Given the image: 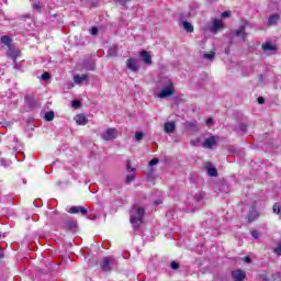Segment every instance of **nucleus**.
Instances as JSON below:
<instances>
[{
  "label": "nucleus",
  "mask_w": 281,
  "mask_h": 281,
  "mask_svg": "<svg viewBox=\"0 0 281 281\" xmlns=\"http://www.w3.org/2000/svg\"><path fill=\"white\" fill-rule=\"evenodd\" d=\"M132 217L130 218L131 224L134 229H139L142 223H144V216L146 215V210L143 206L134 204L131 210Z\"/></svg>",
  "instance_id": "obj_1"
},
{
  "label": "nucleus",
  "mask_w": 281,
  "mask_h": 281,
  "mask_svg": "<svg viewBox=\"0 0 281 281\" xmlns=\"http://www.w3.org/2000/svg\"><path fill=\"white\" fill-rule=\"evenodd\" d=\"M113 262H115L113 257H104L99 262L100 269L103 270L104 273H109V271H113V268L111 267Z\"/></svg>",
  "instance_id": "obj_2"
},
{
  "label": "nucleus",
  "mask_w": 281,
  "mask_h": 281,
  "mask_svg": "<svg viewBox=\"0 0 281 281\" xmlns=\"http://www.w3.org/2000/svg\"><path fill=\"white\" fill-rule=\"evenodd\" d=\"M169 95H175V83H172L171 81L167 83V87L161 89V91L158 94V98L164 99L169 98Z\"/></svg>",
  "instance_id": "obj_3"
},
{
  "label": "nucleus",
  "mask_w": 281,
  "mask_h": 281,
  "mask_svg": "<svg viewBox=\"0 0 281 281\" xmlns=\"http://www.w3.org/2000/svg\"><path fill=\"white\" fill-rule=\"evenodd\" d=\"M63 229H65L66 232H71L72 234H76V232H78V221L66 220L64 222Z\"/></svg>",
  "instance_id": "obj_4"
},
{
  "label": "nucleus",
  "mask_w": 281,
  "mask_h": 281,
  "mask_svg": "<svg viewBox=\"0 0 281 281\" xmlns=\"http://www.w3.org/2000/svg\"><path fill=\"white\" fill-rule=\"evenodd\" d=\"M116 137H117V130L114 127L108 128L102 134V139H104V142H112V139H115Z\"/></svg>",
  "instance_id": "obj_5"
},
{
  "label": "nucleus",
  "mask_w": 281,
  "mask_h": 281,
  "mask_svg": "<svg viewBox=\"0 0 281 281\" xmlns=\"http://www.w3.org/2000/svg\"><path fill=\"white\" fill-rule=\"evenodd\" d=\"M257 218H260V213L256 210V204H252L247 215V221L248 223H254Z\"/></svg>",
  "instance_id": "obj_6"
},
{
  "label": "nucleus",
  "mask_w": 281,
  "mask_h": 281,
  "mask_svg": "<svg viewBox=\"0 0 281 281\" xmlns=\"http://www.w3.org/2000/svg\"><path fill=\"white\" fill-rule=\"evenodd\" d=\"M231 276L234 281H245V278H247V273L240 269L233 270Z\"/></svg>",
  "instance_id": "obj_7"
},
{
  "label": "nucleus",
  "mask_w": 281,
  "mask_h": 281,
  "mask_svg": "<svg viewBox=\"0 0 281 281\" xmlns=\"http://www.w3.org/2000/svg\"><path fill=\"white\" fill-rule=\"evenodd\" d=\"M68 212L69 214H79L80 212V214L87 216L89 211L85 206H71Z\"/></svg>",
  "instance_id": "obj_8"
},
{
  "label": "nucleus",
  "mask_w": 281,
  "mask_h": 281,
  "mask_svg": "<svg viewBox=\"0 0 281 281\" xmlns=\"http://www.w3.org/2000/svg\"><path fill=\"white\" fill-rule=\"evenodd\" d=\"M7 56L9 58H11V60H13V63H16V58H19V56H21V50H16L14 48L9 47L8 52H7Z\"/></svg>",
  "instance_id": "obj_9"
},
{
  "label": "nucleus",
  "mask_w": 281,
  "mask_h": 281,
  "mask_svg": "<svg viewBox=\"0 0 281 281\" xmlns=\"http://www.w3.org/2000/svg\"><path fill=\"white\" fill-rule=\"evenodd\" d=\"M75 121L78 126H86L89 123V119L85 114H77Z\"/></svg>",
  "instance_id": "obj_10"
},
{
  "label": "nucleus",
  "mask_w": 281,
  "mask_h": 281,
  "mask_svg": "<svg viewBox=\"0 0 281 281\" xmlns=\"http://www.w3.org/2000/svg\"><path fill=\"white\" fill-rule=\"evenodd\" d=\"M218 30H223V21L215 19L213 21V25L211 26L210 31L212 32V34H216Z\"/></svg>",
  "instance_id": "obj_11"
},
{
  "label": "nucleus",
  "mask_w": 281,
  "mask_h": 281,
  "mask_svg": "<svg viewBox=\"0 0 281 281\" xmlns=\"http://www.w3.org/2000/svg\"><path fill=\"white\" fill-rule=\"evenodd\" d=\"M74 82H75V85H81L83 82H89V75H87V74H85L82 76L75 75L74 76Z\"/></svg>",
  "instance_id": "obj_12"
},
{
  "label": "nucleus",
  "mask_w": 281,
  "mask_h": 281,
  "mask_svg": "<svg viewBox=\"0 0 281 281\" xmlns=\"http://www.w3.org/2000/svg\"><path fill=\"white\" fill-rule=\"evenodd\" d=\"M140 58H143V61L145 63V65H153V56L150 55V53L146 50H142Z\"/></svg>",
  "instance_id": "obj_13"
},
{
  "label": "nucleus",
  "mask_w": 281,
  "mask_h": 281,
  "mask_svg": "<svg viewBox=\"0 0 281 281\" xmlns=\"http://www.w3.org/2000/svg\"><path fill=\"white\" fill-rule=\"evenodd\" d=\"M127 65V69H130L131 71H138L139 70V66L137 65V60L130 58L126 61Z\"/></svg>",
  "instance_id": "obj_14"
},
{
  "label": "nucleus",
  "mask_w": 281,
  "mask_h": 281,
  "mask_svg": "<svg viewBox=\"0 0 281 281\" xmlns=\"http://www.w3.org/2000/svg\"><path fill=\"white\" fill-rule=\"evenodd\" d=\"M164 128H165V133H168L170 135L175 133V130L177 128V124L175 122H166Z\"/></svg>",
  "instance_id": "obj_15"
},
{
  "label": "nucleus",
  "mask_w": 281,
  "mask_h": 281,
  "mask_svg": "<svg viewBox=\"0 0 281 281\" xmlns=\"http://www.w3.org/2000/svg\"><path fill=\"white\" fill-rule=\"evenodd\" d=\"M216 145V137L211 136L206 138L203 143V148H212Z\"/></svg>",
  "instance_id": "obj_16"
},
{
  "label": "nucleus",
  "mask_w": 281,
  "mask_h": 281,
  "mask_svg": "<svg viewBox=\"0 0 281 281\" xmlns=\"http://www.w3.org/2000/svg\"><path fill=\"white\" fill-rule=\"evenodd\" d=\"M246 26L241 25L239 30L235 31L236 36H240L243 41H247V32H245Z\"/></svg>",
  "instance_id": "obj_17"
},
{
  "label": "nucleus",
  "mask_w": 281,
  "mask_h": 281,
  "mask_svg": "<svg viewBox=\"0 0 281 281\" xmlns=\"http://www.w3.org/2000/svg\"><path fill=\"white\" fill-rule=\"evenodd\" d=\"M262 49H263V52H276V46H273V44L271 42H266L262 45Z\"/></svg>",
  "instance_id": "obj_18"
},
{
  "label": "nucleus",
  "mask_w": 281,
  "mask_h": 281,
  "mask_svg": "<svg viewBox=\"0 0 281 281\" xmlns=\"http://www.w3.org/2000/svg\"><path fill=\"white\" fill-rule=\"evenodd\" d=\"M278 21H280V15L278 14H272L269 19H268V25H276L278 23Z\"/></svg>",
  "instance_id": "obj_19"
},
{
  "label": "nucleus",
  "mask_w": 281,
  "mask_h": 281,
  "mask_svg": "<svg viewBox=\"0 0 281 281\" xmlns=\"http://www.w3.org/2000/svg\"><path fill=\"white\" fill-rule=\"evenodd\" d=\"M183 27L186 30V32H188L189 34H192V32H194V26L192 25V23L184 21L183 22Z\"/></svg>",
  "instance_id": "obj_20"
},
{
  "label": "nucleus",
  "mask_w": 281,
  "mask_h": 281,
  "mask_svg": "<svg viewBox=\"0 0 281 281\" xmlns=\"http://www.w3.org/2000/svg\"><path fill=\"white\" fill-rule=\"evenodd\" d=\"M1 43L3 45H7V47H9V48L12 47V40H10V36H8V35H4L1 37Z\"/></svg>",
  "instance_id": "obj_21"
},
{
  "label": "nucleus",
  "mask_w": 281,
  "mask_h": 281,
  "mask_svg": "<svg viewBox=\"0 0 281 281\" xmlns=\"http://www.w3.org/2000/svg\"><path fill=\"white\" fill-rule=\"evenodd\" d=\"M54 117H55L54 111L46 112L44 116L46 122H54Z\"/></svg>",
  "instance_id": "obj_22"
},
{
  "label": "nucleus",
  "mask_w": 281,
  "mask_h": 281,
  "mask_svg": "<svg viewBox=\"0 0 281 281\" xmlns=\"http://www.w3.org/2000/svg\"><path fill=\"white\" fill-rule=\"evenodd\" d=\"M273 214H277V216H280L281 218V206L278 203H274L272 206Z\"/></svg>",
  "instance_id": "obj_23"
},
{
  "label": "nucleus",
  "mask_w": 281,
  "mask_h": 281,
  "mask_svg": "<svg viewBox=\"0 0 281 281\" xmlns=\"http://www.w3.org/2000/svg\"><path fill=\"white\" fill-rule=\"evenodd\" d=\"M273 254H276V256H281V240L278 241L277 247L273 248Z\"/></svg>",
  "instance_id": "obj_24"
},
{
  "label": "nucleus",
  "mask_w": 281,
  "mask_h": 281,
  "mask_svg": "<svg viewBox=\"0 0 281 281\" xmlns=\"http://www.w3.org/2000/svg\"><path fill=\"white\" fill-rule=\"evenodd\" d=\"M209 177H218V171L216 168H209Z\"/></svg>",
  "instance_id": "obj_25"
},
{
  "label": "nucleus",
  "mask_w": 281,
  "mask_h": 281,
  "mask_svg": "<svg viewBox=\"0 0 281 281\" xmlns=\"http://www.w3.org/2000/svg\"><path fill=\"white\" fill-rule=\"evenodd\" d=\"M214 56H216V53H214V52H210V53L204 54V58L206 60H213Z\"/></svg>",
  "instance_id": "obj_26"
},
{
  "label": "nucleus",
  "mask_w": 281,
  "mask_h": 281,
  "mask_svg": "<svg viewBox=\"0 0 281 281\" xmlns=\"http://www.w3.org/2000/svg\"><path fill=\"white\" fill-rule=\"evenodd\" d=\"M135 139L136 142H142L144 139V132H136Z\"/></svg>",
  "instance_id": "obj_27"
},
{
  "label": "nucleus",
  "mask_w": 281,
  "mask_h": 281,
  "mask_svg": "<svg viewBox=\"0 0 281 281\" xmlns=\"http://www.w3.org/2000/svg\"><path fill=\"white\" fill-rule=\"evenodd\" d=\"M133 181H135V173L126 176L125 183H133Z\"/></svg>",
  "instance_id": "obj_28"
},
{
  "label": "nucleus",
  "mask_w": 281,
  "mask_h": 281,
  "mask_svg": "<svg viewBox=\"0 0 281 281\" xmlns=\"http://www.w3.org/2000/svg\"><path fill=\"white\" fill-rule=\"evenodd\" d=\"M180 267L181 266L177 261H171L170 263V269H172L173 271H177V269H179Z\"/></svg>",
  "instance_id": "obj_29"
},
{
  "label": "nucleus",
  "mask_w": 281,
  "mask_h": 281,
  "mask_svg": "<svg viewBox=\"0 0 281 281\" xmlns=\"http://www.w3.org/2000/svg\"><path fill=\"white\" fill-rule=\"evenodd\" d=\"M159 164V158H153L149 162L148 166L149 168H153V166H157Z\"/></svg>",
  "instance_id": "obj_30"
},
{
  "label": "nucleus",
  "mask_w": 281,
  "mask_h": 281,
  "mask_svg": "<svg viewBox=\"0 0 281 281\" xmlns=\"http://www.w3.org/2000/svg\"><path fill=\"white\" fill-rule=\"evenodd\" d=\"M250 234H251L252 238H255L256 240H258V238H260V234L256 229H251Z\"/></svg>",
  "instance_id": "obj_31"
},
{
  "label": "nucleus",
  "mask_w": 281,
  "mask_h": 281,
  "mask_svg": "<svg viewBox=\"0 0 281 281\" xmlns=\"http://www.w3.org/2000/svg\"><path fill=\"white\" fill-rule=\"evenodd\" d=\"M24 100H25V102H27V103L30 104L31 102H34V95H32V94H26V95L24 97Z\"/></svg>",
  "instance_id": "obj_32"
},
{
  "label": "nucleus",
  "mask_w": 281,
  "mask_h": 281,
  "mask_svg": "<svg viewBox=\"0 0 281 281\" xmlns=\"http://www.w3.org/2000/svg\"><path fill=\"white\" fill-rule=\"evenodd\" d=\"M49 78H52V75L49 72L42 74V80H44L45 82H47Z\"/></svg>",
  "instance_id": "obj_33"
},
{
  "label": "nucleus",
  "mask_w": 281,
  "mask_h": 281,
  "mask_svg": "<svg viewBox=\"0 0 281 281\" xmlns=\"http://www.w3.org/2000/svg\"><path fill=\"white\" fill-rule=\"evenodd\" d=\"M126 170L127 172H135V168L131 167V160H127L126 162Z\"/></svg>",
  "instance_id": "obj_34"
},
{
  "label": "nucleus",
  "mask_w": 281,
  "mask_h": 281,
  "mask_svg": "<svg viewBox=\"0 0 281 281\" xmlns=\"http://www.w3.org/2000/svg\"><path fill=\"white\" fill-rule=\"evenodd\" d=\"M80 101H78V100H75V101H72V106H74V109H80Z\"/></svg>",
  "instance_id": "obj_35"
},
{
  "label": "nucleus",
  "mask_w": 281,
  "mask_h": 281,
  "mask_svg": "<svg viewBox=\"0 0 281 281\" xmlns=\"http://www.w3.org/2000/svg\"><path fill=\"white\" fill-rule=\"evenodd\" d=\"M227 16H232V12H229V11H224V12L222 13V18H223V19H227Z\"/></svg>",
  "instance_id": "obj_36"
},
{
  "label": "nucleus",
  "mask_w": 281,
  "mask_h": 281,
  "mask_svg": "<svg viewBox=\"0 0 281 281\" xmlns=\"http://www.w3.org/2000/svg\"><path fill=\"white\" fill-rule=\"evenodd\" d=\"M212 124H214V119H207L206 120V126H212Z\"/></svg>",
  "instance_id": "obj_37"
},
{
  "label": "nucleus",
  "mask_w": 281,
  "mask_h": 281,
  "mask_svg": "<svg viewBox=\"0 0 281 281\" xmlns=\"http://www.w3.org/2000/svg\"><path fill=\"white\" fill-rule=\"evenodd\" d=\"M33 8H34V10H36V11H38V10H41V8H43L40 3H34L33 4Z\"/></svg>",
  "instance_id": "obj_38"
},
{
  "label": "nucleus",
  "mask_w": 281,
  "mask_h": 281,
  "mask_svg": "<svg viewBox=\"0 0 281 281\" xmlns=\"http://www.w3.org/2000/svg\"><path fill=\"white\" fill-rule=\"evenodd\" d=\"M91 34L92 36H95V34H98V29L95 26H92Z\"/></svg>",
  "instance_id": "obj_39"
},
{
  "label": "nucleus",
  "mask_w": 281,
  "mask_h": 281,
  "mask_svg": "<svg viewBox=\"0 0 281 281\" xmlns=\"http://www.w3.org/2000/svg\"><path fill=\"white\" fill-rule=\"evenodd\" d=\"M257 101H258V104H265V98L262 97H259Z\"/></svg>",
  "instance_id": "obj_40"
},
{
  "label": "nucleus",
  "mask_w": 281,
  "mask_h": 281,
  "mask_svg": "<svg viewBox=\"0 0 281 281\" xmlns=\"http://www.w3.org/2000/svg\"><path fill=\"white\" fill-rule=\"evenodd\" d=\"M127 1H131V0H119V3L121 4V5H126V2Z\"/></svg>",
  "instance_id": "obj_41"
},
{
  "label": "nucleus",
  "mask_w": 281,
  "mask_h": 281,
  "mask_svg": "<svg viewBox=\"0 0 281 281\" xmlns=\"http://www.w3.org/2000/svg\"><path fill=\"white\" fill-rule=\"evenodd\" d=\"M245 262H248V263L251 262V257L250 256H246L245 257Z\"/></svg>",
  "instance_id": "obj_42"
},
{
  "label": "nucleus",
  "mask_w": 281,
  "mask_h": 281,
  "mask_svg": "<svg viewBox=\"0 0 281 281\" xmlns=\"http://www.w3.org/2000/svg\"><path fill=\"white\" fill-rule=\"evenodd\" d=\"M161 200H156V201H154V205H161Z\"/></svg>",
  "instance_id": "obj_43"
},
{
  "label": "nucleus",
  "mask_w": 281,
  "mask_h": 281,
  "mask_svg": "<svg viewBox=\"0 0 281 281\" xmlns=\"http://www.w3.org/2000/svg\"><path fill=\"white\" fill-rule=\"evenodd\" d=\"M0 260H3V251H1V247H0Z\"/></svg>",
  "instance_id": "obj_44"
},
{
  "label": "nucleus",
  "mask_w": 281,
  "mask_h": 281,
  "mask_svg": "<svg viewBox=\"0 0 281 281\" xmlns=\"http://www.w3.org/2000/svg\"><path fill=\"white\" fill-rule=\"evenodd\" d=\"M241 131H247V125L243 124L241 125Z\"/></svg>",
  "instance_id": "obj_45"
},
{
  "label": "nucleus",
  "mask_w": 281,
  "mask_h": 281,
  "mask_svg": "<svg viewBox=\"0 0 281 281\" xmlns=\"http://www.w3.org/2000/svg\"><path fill=\"white\" fill-rule=\"evenodd\" d=\"M263 280H265V281H269V279H268L267 277H263Z\"/></svg>",
  "instance_id": "obj_46"
}]
</instances>
